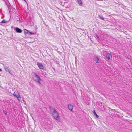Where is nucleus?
Here are the masks:
<instances>
[{"instance_id":"nucleus-11","label":"nucleus","mask_w":132,"mask_h":132,"mask_svg":"<svg viewBox=\"0 0 132 132\" xmlns=\"http://www.w3.org/2000/svg\"><path fill=\"white\" fill-rule=\"evenodd\" d=\"M94 115H95L96 117L97 118H98V116L97 115V114L96 113V112H95V114H94Z\"/></svg>"},{"instance_id":"nucleus-13","label":"nucleus","mask_w":132,"mask_h":132,"mask_svg":"<svg viewBox=\"0 0 132 132\" xmlns=\"http://www.w3.org/2000/svg\"><path fill=\"white\" fill-rule=\"evenodd\" d=\"M4 113L5 114H7V112L5 111H4Z\"/></svg>"},{"instance_id":"nucleus-8","label":"nucleus","mask_w":132,"mask_h":132,"mask_svg":"<svg viewBox=\"0 0 132 132\" xmlns=\"http://www.w3.org/2000/svg\"><path fill=\"white\" fill-rule=\"evenodd\" d=\"M68 108L70 110L72 111L73 108V106L72 105L70 104L68 105Z\"/></svg>"},{"instance_id":"nucleus-12","label":"nucleus","mask_w":132,"mask_h":132,"mask_svg":"<svg viewBox=\"0 0 132 132\" xmlns=\"http://www.w3.org/2000/svg\"><path fill=\"white\" fill-rule=\"evenodd\" d=\"M100 18L101 19H102V20H104V18L102 16H100Z\"/></svg>"},{"instance_id":"nucleus-18","label":"nucleus","mask_w":132,"mask_h":132,"mask_svg":"<svg viewBox=\"0 0 132 132\" xmlns=\"http://www.w3.org/2000/svg\"><path fill=\"white\" fill-rule=\"evenodd\" d=\"M25 30L27 31V32L28 31L27 30L25 29Z\"/></svg>"},{"instance_id":"nucleus-10","label":"nucleus","mask_w":132,"mask_h":132,"mask_svg":"<svg viewBox=\"0 0 132 132\" xmlns=\"http://www.w3.org/2000/svg\"><path fill=\"white\" fill-rule=\"evenodd\" d=\"M78 2L80 5L81 6L82 5V1L81 0H78Z\"/></svg>"},{"instance_id":"nucleus-17","label":"nucleus","mask_w":132,"mask_h":132,"mask_svg":"<svg viewBox=\"0 0 132 132\" xmlns=\"http://www.w3.org/2000/svg\"><path fill=\"white\" fill-rule=\"evenodd\" d=\"M1 71H2V70L1 69H0V72Z\"/></svg>"},{"instance_id":"nucleus-14","label":"nucleus","mask_w":132,"mask_h":132,"mask_svg":"<svg viewBox=\"0 0 132 132\" xmlns=\"http://www.w3.org/2000/svg\"><path fill=\"white\" fill-rule=\"evenodd\" d=\"M2 23H5L6 22V21H4V20H3L2 21Z\"/></svg>"},{"instance_id":"nucleus-2","label":"nucleus","mask_w":132,"mask_h":132,"mask_svg":"<svg viewBox=\"0 0 132 132\" xmlns=\"http://www.w3.org/2000/svg\"><path fill=\"white\" fill-rule=\"evenodd\" d=\"M51 112L55 119L58 121L59 120V117L56 111L53 109H51Z\"/></svg>"},{"instance_id":"nucleus-6","label":"nucleus","mask_w":132,"mask_h":132,"mask_svg":"<svg viewBox=\"0 0 132 132\" xmlns=\"http://www.w3.org/2000/svg\"><path fill=\"white\" fill-rule=\"evenodd\" d=\"M94 60L97 63L99 62V60L98 57L97 56H95L94 57Z\"/></svg>"},{"instance_id":"nucleus-15","label":"nucleus","mask_w":132,"mask_h":132,"mask_svg":"<svg viewBox=\"0 0 132 132\" xmlns=\"http://www.w3.org/2000/svg\"><path fill=\"white\" fill-rule=\"evenodd\" d=\"M93 113H94V114H95V111L94 110L93 111Z\"/></svg>"},{"instance_id":"nucleus-3","label":"nucleus","mask_w":132,"mask_h":132,"mask_svg":"<svg viewBox=\"0 0 132 132\" xmlns=\"http://www.w3.org/2000/svg\"><path fill=\"white\" fill-rule=\"evenodd\" d=\"M13 95L14 96L17 98L19 101H20L21 100V97L19 94V92H15L13 94Z\"/></svg>"},{"instance_id":"nucleus-19","label":"nucleus","mask_w":132,"mask_h":132,"mask_svg":"<svg viewBox=\"0 0 132 132\" xmlns=\"http://www.w3.org/2000/svg\"><path fill=\"white\" fill-rule=\"evenodd\" d=\"M25 2H26L25 0H24Z\"/></svg>"},{"instance_id":"nucleus-7","label":"nucleus","mask_w":132,"mask_h":132,"mask_svg":"<svg viewBox=\"0 0 132 132\" xmlns=\"http://www.w3.org/2000/svg\"><path fill=\"white\" fill-rule=\"evenodd\" d=\"M15 30L17 32L21 33L22 32L21 30L18 28H15Z\"/></svg>"},{"instance_id":"nucleus-1","label":"nucleus","mask_w":132,"mask_h":132,"mask_svg":"<svg viewBox=\"0 0 132 132\" xmlns=\"http://www.w3.org/2000/svg\"><path fill=\"white\" fill-rule=\"evenodd\" d=\"M32 75L34 80L39 84H41V79L40 78L39 76L34 72L32 73Z\"/></svg>"},{"instance_id":"nucleus-4","label":"nucleus","mask_w":132,"mask_h":132,"mask_svg":"<svg viewBox=\"0 0 132 132\" xmlns=\"http://www.w3.org/2000/svg\"><path fill=\"white\" fill-rule=\"evenodd\" d=\"M37 65L40 69H42L43 70H45V68L42 64L38 62L37 63Z\"/></svg>"},{"instance_id":"nucleus-5","label":"nucleus","mask_w":132,"mask_h":132,"mask_svg":"<svg viewBox=\"0 0 132 132\" xmlns=\"http://www.w3.org/2000/svg\"><path fill=\"white\" fill-rule=\"evenodd\" d=\"M4 68L6 71L8 72L10 74H12V72L10 71V68L4 65Z\"/></svg>"},{"instance_id":"nucleus-9","label":"nucleus","mask_w":132,"mask_h":132,"mask_svg":"<svg viewBox=\"0 0 132 132\" xmlns=\"http://www.w3.org/2000/svg\"><path fill=\"white\" fill-rule=\"evenodd\" d=\"M106 55L107 59H110L111 57V56L109 54L107 53L106 54Z\"/></svg>"},{"instance_id":"nucleus-16","label":"nucleus","mask_w":132,"mask_h":132,"mask_svg":"<svg viewBox=\"0 0 132 132\" xmlns=\"http://www.w3.org/2000/svg\"><path fill=\"white\" fill-rule=\"evenodd\" d=\"M29 32V33H30V34H34V33H31V32Z\"/></svg>"}]
</instances>
